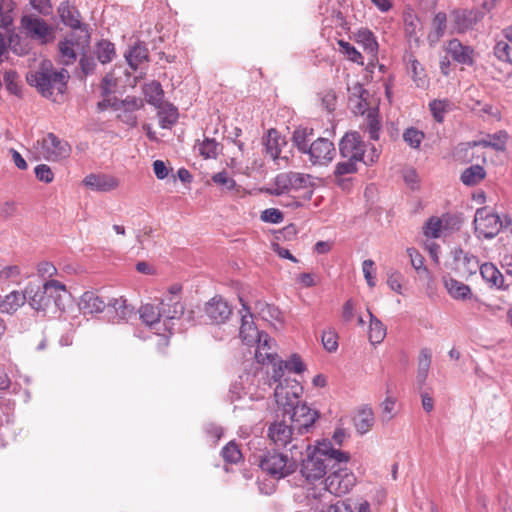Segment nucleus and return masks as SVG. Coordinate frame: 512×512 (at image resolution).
I'll return each mask as SVG.
<instances>
[{
  "label": "nucleus",
  "instance_id": "obj_1",
  "mask_svg": "<svg viewBox=\"0 0 512 512\" xmlns=\"http://www.w3.org/2000/svg\"><path fill=\"white\" fill-rule=\"evenodd\" d=\"M348 460L347 453L334 449L330 441L323 440L302 461L301 474L308 482L321 480L328 470L346 464Z\"/></svg>",
  "mask_w": 512,
  "mask_h": 512
},
{
  "label": "nucleus",
  "instance_id": "obj_2",
  "mask_svg": "<svg viewBox=\"0 0 512 512\" xmlns=\"http://www.w3.org/2000/svg\"><path fill=\"white\" fill-rule=\"evenodd\" d=\"M69 75L65 69L56 71L50 60L42 59L35 64L26 75L29 85L46 98L63 94Z\"/></svg>",
  "mask_w": 512,
  "mask_h": 512
},
{
  "label": "nucleus",
  "instance_id": "obj_3",
  "mask_svg": "<svg viewBox=\"0 0 512 512\" xmlns=\"http://www.w3.org/2000/svg\"><path fill=\"white\" fill-rule=\"evenodd\" d=\"M333 472L328 475L325 485L316 488H308L307 498L318 501L319 504L330 502L332 495H343L348 493L355 485L356 478L348 469L343 468L342 464L336 465Z\"/></svg>",
  "mask_w": 512,
  "mask_h": 512
},
{
  "label": "nucleus",
  "instance_id": "obj_4",
  "mask_svg": "<svg viewBox=\"0 0 512 512\" xmlns=\"http://www.w3.org/2000/svg\"><path fill=\"white\" fill-rule=\"evenodd\" d=\"M255 345V359L257 363L271 365V371H267L268 385L271 386V381L276 382L283 377L284 362L277 354L275 341L268 334L263 335L262 339Z\"/></svg>",
  "mask_w": 512,
  "mask_h": 512
},
{
  "label": "nucleus",
  "instance_id": "obj_5",
  "mask_svg": "<svg viewBox=\"0 0 512 512\" xmlns=\"http://www.w3.org/2000/svg\"><path fill=\"white\" fill-rule=\"evenodd\" d=\"M365 147L357 132L346 133L339 143L340 154L343 158H352L370 165L378 160L380 152L374 145L369 149H365Z\"/></svg>",
  "mask_w": 512,
  "mask_h": 512
},
{
  "label": "nucleus",
  "instance_id": "obj_6",
  "mask_svg": "<svg viewBox=\"0 0 512 512\" xmlns=\"http://www.w3.org/2000/svg\"><path fill=\"white\" fill-rule=\"evenodd\" d=\"M296 462L297 459H294V456L289 459L282 453L268 452L262 457L260 467L266 473L277 478H282L295 470Z\"/></svg>",
  "mask_w": 512,
  "mask_h": 512
},
{
  "label": "nucleus",
  "instance_id": "obj_7",
  "mask_svg": "<svg viewBox=\"0 0 512 512\" xmlns=\"http://www.w3.org/2000/svg\"><path fill=\"white\" fill-rule=\"evenodd\" d=\"M278 380V384L274 390L275 401L279 406L286 407L294 406L298 403V399L302 395L303 387L296 380L290 377ZM274 383L271 381V384ZM277 383V381L275 382Z\"/></svg>",
  "mask_w": 512,
  "mask_h": 512
},
{
  "label": "nucleus",
  "instance_id": "obj_8",
  "mask_svg": "<svg viewBox=\"0 0 512 512\" xmlns=\"http://www.w3.org/2000/svg\"><path fill=\"white\" fill-rule=\"evenodd\" d=\"M294 430L292 424H288L285 419L277 420L269 426L268 437L278 447H284L288 443L295 441L296 443L292 445L291 450L310 449V446L305 444L303 440L298 444L297 438L293 437Z\"/></svg>",
  "mask_w": 512,
  "mask_h": 512
},
{
  "label": "nucleus",
  "instance_id": "obj_9",
  "mask_svg": "<svg viewBox=\"0 0 512 512\" xmlns=\"http://www.w3.org/2000/svg\"><path fill=\"white\" fill-rule=\"evenodd\" d=\"M285 412L289 414V420L294 429L301 435L310 431L319 416L316 410L304 403H296L291 406V411L286 409Z\"/></svg>",
  "mask_w": 512,
  "mask_h": 512
},
{
  "label": "nucleus",
  "instance_id": "obj_10",
  "mask_svg": "<svg viewBox=\"0 0 512 512\" xmlns=\"http://www.w3.org/2000/svg\"><path fill=\"white\" fill-rule=\"evenodd\" d=\"M474 225L480 237L492 238L499 232L502 223L497 214L489 208L483 207L476 211Z\"/></svg>",
  "mask_w": 512,
  "mask_h": 512
},
{
  "label": "nucleus",
  "instance_id": "obj_11",
  "mask_svg": "<svg viewBox=\"0 0 512 512\" xmlns=\"http://www.w3.org/2000/svg\"><path fill=\"white\" fill-rule=\"evenodd\" d=\"M37 144L41 147L42 156L50 161L67 158L71 153V146L65 140L58 138L53 133L47 134Z\"/></svg>",
  "mask_w": 512,
  "mask_h": 512
},
{
  "label": "nucleus",
  "instance_id": "obj_12",
  "mask_svg": "<svg viewBox=\"0 0 512 512\" xmlns=\"http://www.w3.org/2000/svg\"><path fill=\"white\" fill-rule=\"evenodd\" d=\"M306 154H308L312 165L327 166L334 159L336 149L332 141L319 137L310 144Z\"/></svg>",
  "mask_w": 512,
  "mask_h": 512
},
{
  "label": "nucleus",
  "instance_id": "obj_13",
  "mask_svg": "<svg viewBox=\"0 0 512 512\" xmlns=\"http://www.w3.org/2000/svg\"><path fill=\"white\" fill-rule=\"evenodd\" d=\"M454 270L464 278L474 275L480 268L478 259L461 249L453 251Z\"/></svg>",
  "mask_w": 512,
  "mask_h": 512
},
{
  "label": "nucleus",
  "instance_id": "obj_14",
  "mask_svg": "<svg viewBox=\"0 0 512 512\" xmlns=\"http://www.w3.org/2000/svg\"><path fill=\"white\" fill-rule=\"evenodd\" d=\"M24 292L26 296V302L33 310L44 313L50 310L44 283L40 285L29 282L25 286Z\"/></svg>",
  "mask_w": 512,
  "mask_h": 512
},
{
  "label": "nucleus",
  "instance_id": "obj_15",
  "mask_svg": "<svg viewBox=\"0 0 512 512\" xmlns=\"http://www.w3.org/2000/svg\"><path fill=\"white\" fill-rule=\"evenodd\" d=\"M483 17L484 13L479 10H454L451 14L453 29L460 33L465 32L473 28Z\"/></svg>",
  "mask_w": 512,
  "mask_h": 512
},
{
  "label": "nucleus",
  "instance_id": "obj_16",
  "mask_svg": "<svg viewBox=\"0 0 512 512\" xmlns=\"http://www.w3.org/2000/svg\"><path fill=\"white\" fill-rule=\"evenodd\" d=\"M161 315L164 318V330L172 332L173 320L179 319L184 313V305L174 297H164L160 302Z\"/></svg>",
  "mask_w": 512,
  "mask_h": 512
},
{
  "label": "nucleus",
  "instance_id": "obj_17",
  "mask_svg": "<svg viewBox=\"0 0 512 512\" xmlns=\"http://www.w3.org/2000/svg\"><path fill=\"white\" fill-rule=\"evenodd\" d=\"M44 287L48 298L49 309L55 307L59 310H64V298L69 295L66 286L55 279H50L44 281Z\"/></svg>",
  "mask_w": 512,
  "mask_h": 512
},
{
  "label": "nucleus",
  "instance_id": "obj_18",
  "mask_svg": "<svg viewBox=\"0 0 512 512\" xmlns=\"http://www.w3.org/2000/svg\"><path fill=\"white\" fill-rule=\"evenodd\" d=\"M205 313L214 323L225 322L232 313L231 307L222 297H213L205 305Z\"/></svg>",
  "mask_w": 512,
  "mask_h": 512
},
{
  "label": "nucleus",
  "instance_id": "obj_19",
  "mask_svg": "<svg viewBox=\"0 0 512 512\" xmlns=\"http://www.w3.org/2000/svg\"><path fill=\"white\" fill-rule=\"evenodd\" d=\"M239 335L244 344L254 346L267 333L259 331L250 313L242 315Z\"/></svg>",
  "mask_w": 512,
  "mask_h": 512
},
{
  "label": "nucleus",
  "instance_id": "obj_20",
  "mask_svg": "<svg viewBox=\"0 0 512 512\" xmlns=\"http://www.w3.org/2000/svg\"><path fill=\"white\" fill-rule=\"evenodd\" d=\"M354 39L367 54L369 65H374L378 60V43L374 34L368 29H360L355 33Z\"/></svg>",
  "mask_w": 512,
  "mask_h": 512
},
{
  "label": "nucleus",
  "instance_id": "obj_21",
  "mask_svg": "<svg viewBox=\"0 0 512 512\" xmlns=\"http://www.w3.org/2000/svg\"><path fill=\"white\" fill-rule=\"evenodd\" d=\"M22 25L31 37L39 40L45 41L52 33L47 23L35 16H24L22 18Z\"/></svg>",
  "mask_w": 512,
  "mask_h": 512
},
{
  "label": "nucleus",
  "instance_id": "obj_22",
  "mask_svg": "<svg viewBox=\"0 0 512 512\" xmlns=\"http://www.w3.org/2000/svg\"><path fill=\"white\" fill-rule=\"evenodd\" d=\"M78 306L84 315H92L103 312L107 304L104 299L94 291H86L80 297Z\"/></svg>",
  "mask_w": 512,
  "mask_h": 512
},
{
  "label": "nucleus",
  "instance_id": "obj_23",
  "mask_svg": "<svg viewBox=\"0 0 512 512\" xmlns=\"http://www.w3.org/2000/svg\"><path fill=\"white\" fill-rule=\"evenodd\" d=\"M446 52L460 64L472 65L474 61V50L463 45L458 39L450 40L446 46Z\"/></svg>",
  "mask_w": 512,
  "mask_h": 512
},
{
  "label": "nucleus",
  "instance_id": "obj_24",
  "mask_svg": "<svg viewBox=\"0 0 512 512\" xmlns=\"http://www.w3.org/2000/svg\"><path fill=\"white\" fill-rule=\"evenodd\" d=\"M84 183L91 189L108 192L119 186V180L111 175L106 174H90L85 177Z\"/></svg>",
  "mask_w": 512,
  "mask_h": 512
},
{
  "label": "nucleus",
  "instance_id": "obj_25",
  "mask_svg": "<svg viewBox=\"0 0 512 512\" xmlns=\"http://www.w3.org/2000/svg\"><path fill=\"white\" fill-rule=\"evenodd\" d=\"M26 303L25 292L13 290L5 295L0 301V312L13 315Z\"/></svg>",
  "mask_w": 512,
  "mask_h": 512
},
{
  "label": "nucleus",
  "instance_id": "obj_26",
  "mask_svg": "<svg viewBox=\"0 0 512 512\" xmlns=\"http://www.w3.org/2000/svg\"><path fill=\"white\" fill-rule=\"evenodd\" d=\"M407 71L418 88L425 89L429 85V79L422 64L413 55L406 56Z\"/></svg>",
  "mask_w": 512,
  "mask_h": 512
},
{
  "label": "nucleus",
  "instance_id": "obj_27",
  "mask_svg": "<svg viewBox=\"0 0 512 512\" xmlns=\"http://www.w3.org/2000/svg\"><path fill=\"white\" fill-rule=\"evenodd\" d=\"M139 314L143 323L154 329L157 334H162L159 327L162 317L160 307L147 303L140 307Z\"/></svg>",
  "mask_w": 512,
  "mask_h": 512
},
{
  "label": "nucleus",
  "instance_id": "obj_28",
  "mask_svg": "<svg viewBox=\"0 0 512 512\" xmlns=\"http://www.w3.org/2000/svg\"><path fill=\"white\" fill-rule=\"evenodd\" d=\"M444 285L448 294L455 300L465 301L473 297L472 290L468 285L452 277L444 278Z\"/></svg>",
  "mask_w": 512,
  "mask_h": 512
},
{
  "label": "nucleus",
  "instance_id": "obj_29",
  "mask_svg": "<svg viewBox=\"0 0 512 512\" xmlns=\"http://www.w3.org/2000/svg\"><path fill=\"white\" fill-rule=\"evenodd\" d=\"M404 30L410 40L418 42L423 35V25L416 14L408 11L404 14Z\"/></svg>",
  "mask_w": 512,
  "mask_h": 512
},
{
  "label": "nucleus",
  "instance_id": "obj_30",
  "mask_svg": "<svg viewBox=\"0 0 512 512\" xmlns=\"http://www.w3.org/2000/svg\"><path fill=\"white\" fill-rule=\"evenodd\" d=\"M483 280L490 286L498 289L504 288V277L492 263L482 264L479 268Z\"/></svg>",
  "mask_w": 512,
  "mask_h": 512
},
{
  "label": "nucleus",
  "instance_id": "obj_31",
  "mask_svg": "<svg viewBox=\"0 0 512 512\" xmlns=\"http://www.w3.org/2000/svg\"><path fill=\"white\" fill-rule=\"evenodd\" d=\"M447 30V16L443 12H438L431 23V29L428 33L430 45H435L444 36Z\"/></svg>",
  "mask_w": 512,
  "mask_h": 512
},
{
  "label": "nucleus",
  "instance_id": "obj_32",
  "mask_svg": "<svg viewBox=\"0 0 512 512\" xmlns=\"http://www.w3.org/2000/svg\"><path fill=\"white\" fill-rule=\"evenodd\" d=\"M286 145L284 138H282L279 132L275 129L268 131L265 140L266 153L275 160L280 157L282 147Z\"/></svg>",
  "mask_w": 512,
  "mask_h": 512
},
{
  "label": "nucleus",
  "instance_id": "obj_33",
  "mask_svg": "<svg viewBox=\"0 0 512 512\" xmlns=\"http://www.w3.org/2000/svg\"><path fill=\"white\" fill-rule=\"evenodd\" d=\"M374 424V413L371 408H362L354 417V425L361 434L368 432Z\"/></svg>",
  "mask_w": 512,
  "mask_h": 512
},
{
  "label": "nucleus",
  "instance_id": "obj_34",
  "mask_svg": "<svg viewBox=\"0 0 512 512\" xmlns=\"http://www.w3.org/2000/svg\"><path fill=\"white\" fill-rule=\"evenodd\" d=\"M370 318L368 338L372 344L381 343L386 336V327L377 319L370 311H368Z\"/></svg>",
  "mask_w": 512,
  "mask_h": 512
},
{
  "label": "nucleus",
  "instance_id": "obj_35",
  "mask_svg": "<svg viewBox=\"0 0 512 512\" xmlns=\"http://www.w3.org/2000/svg\"><path fill=\"white\" fill-rule=\"evenodd\" d=\"M58 12H59L62 22L65 25H67L73 29L80 28L81 23L79 20V14L67 2L61 3V5L58 8Z\"/></svg>",
  "mask_w": 512,
  "mask_h": 512
},
{
  "label": "nucleus",
  "instance_id": "obj_36",
  "mask_svg": "<svg viewBox=\"0 0 512 512\" xmlns=\"http://www.w3.org/2000/svg\"><path fill=\"white\" fill-rule=\"evenodd\" d=\"M15 3L12 0L0 1V27L9 28L15 17Z\"/></svg>",
  "mask_w": 512,
  "mask_h": 512
},
{
  "label": "nucleus",
  "instance_id": "obj_37",
  "mask_svg": "<svg viewBox=\"0 0 512 512\" xmlns=\"http://www.w3.org/2000/svg\"><path fill=\"white\" fill-rule=\"evenodd\" d=\"M346 160L339 162L334 170V175L337 183L342 185V179L344 176L353 174L357 171V164L360 161L352 158H345Z\"/></svg>",
  "mask_w": 512,
  "mask_h": 512
},
{
  "label": "nucleus",
  "instance_id": "obj_38",
  "mask_svg": "<svg viewBox=\"0 0 512 512\" xmlns=\"http://www.w3.org/2000/svg\"><path fill=\"white\" fill-rule=\"evenodd\" d=\"M148 51L144 46L135 45L133 46L129 52L125 55V58L129 64V66L136 70L137 67L147 60Z\"/></svg>",
  "mask_w": 512,
  "mask_h": 512
},
{
  "label": "nucleus",
  "instance_id": "obj_39",
  "mask_svg": "<svg viewBox=\"0 0 512 512\" xmlns=\"http://www.w3.org/2000/svg\"><path fill=\"white\" fill-rule=\"evenodd\" d=\"M313 135V129L309 128H298L293 133V143L299 151L306 153L310 146L311 136Z\"/></svg>",
  "mask_w": 512,
  "mask_h": 512
},
{
  "label": "nucleus",
  "instance_id": "obj_40",
  "mask_svg": "<svg viewBox=\"0 0 512 512\" xmlns=\"http://www.w3.org/2000/svg\"><path fill=\"white\" fill-rule=\"evenodd\" d=\"M146 100L155 106H159L163 99V90L161 84L157 81H152L146 84L143 88Z\"/></svg>",
  "mask_w": 512,
  "mask_h": 512
},
{
  "label": "nucleus",
  "instance_id": "obj_41",
  "mask_svg": "<svg viewBox=\"0 0 512 512\" xmlns=\"http://www.w3.org/2000/svg\"><path fill=\"white\" fill-rule=\"evenodd\" d=\"M485 175L486 173L483 167L474 165L463 171L461 180L465 185L473 186L484 179Z\"/></svg>",
  "mask_w": 512,
  "mask_h": 512
},
{
  "label": "nucleus",
  "instance_id": "obj_42",
  "mask_svg": "<svg viewBox=\"0 0 512 512\" xmlns=\"http://www.w3.org/2000/svg\"><path fill=\"white\" fill-rule=\"evenodd\" d=\"M431 351L427 348L421 349L418 358V374L417 379L420 383H424L428 376L431 365Z\"/></svg>",
  "mask_w": 512,
  "mask_h": 512
},
{
  "label": "nucleus",
  "instance_id": "obj_43",
  "mask_svg": "<svg viewBox=\"0 0 512 512\" xmlns=\"http://www.w3.org/2000/svg\"><path fill=\"white\" fill-rule=\"evenodd\" d=\"M158 115L162 128H170L178 119L177 109L169 105L160 108Z\"/></svg>",
  "mask_w": 512,
  "mask_h": 512
},
{
  "label": "nucleus",
  "instance_id": "obj_44",
  "mask_svg": "<svg viewBox=\"0 0 512 512\" xmlns=\"http://www.w3.org/2000/svg\"><path fill=\"white\" fill-rule=\"evenodd\" d=\"M404 142L413 149H418L425 138V134L417 128L410 127L403 132Z\"/></svg>",
  "mask_w": 512,
  "mask_h": 512
},
{
  "label": "nucleus",
  "instance_id": "obj_45",
  "mask_svg": "<svg viewBox=\"0 0 512 512\" xmlns=\"http://www.w3.org/2000/svg\"><path fill=\"white\" fill-rule=\"evenodd\" d=\"M366 96H368V93L366 91H362L359 97H350L349 104L355 114L364 115L367 113L368 115L369 111H376L374 108L369 107L366 102Z\"/></svg>",
  "mask_w": 512,
  "mask_h": 512
},
{
  "label": "nucleus",
  "instance_id": "obj_46",
  "mask_svg": "<svg viewBox=\"0 0 512 512\" xmlns=\"http://www.w3.org/2000/svg\"><path fill=\"white\" fill-rule=\"evenodd\" d=\"M107 305L111 306L121 319H126L133 313V308L127 304L123 297L113 298Z\"/></svg>",
  "mask_w": 512,
  "mask_h": 512
},
{
  "label": "nucleus",
  "instance_id": "obj_47",
  "mask_svg": "<svg viewBox=\"0 0 512 512\" xmlns=\"http://www.w3.org/2000/svg\"><path fill=\"white\" fill-rule=\"evenodd\" d=\"M96 54H97V58L99 59V61L101 63H103V64L108 63L112 60V58L115 54L114 45L109 41L103 40L98 43L97 49H96Z\"/></svg>",
  "mask_w": 512,
  "mask_h": 512
},
{
  "label": "nucleus",
  "instance_id": "obj_48",
  "mask_svg": "<svg viewBox=\"0 0 512 512\" xmlns=\"http://www.w3.org/2000/svg\"><path fill=\"white\" fill-rule=\"evenodd\" d=\"M197 149L204 158H215L218 154L219 144L214 139H204L198 144Z\"/></svg>",
  "mask_w": 512,
  "mask_h": 512
},
{
  "label": "nucleus",
  "instance_id": "obj_49",
  "mask_svg": "<svg viewBox=\"0 0 512 512\" xmlns=\"http://www.w3.org/2000/svg\"><path fill=\"white\" fill-rule=\"evenodd\" d=\"M494 54L503 62H511L512 44L504 39L498 40L494 47Z\"/></svg>",
  "mask_w": 512,
  "mask_h": 512
},
{
  "label": "nucleus",
  "instance_id": "obj_50",
  "mask_svg": "<svg viewBox=\"0 0 512 512\" xmlns=\"http://www.w3.org/2000/svg\"><path fill=\"white\" fill-rule=\"evenodd\" d=\"M59 51L62 62L66 65L71 64L76 59V52L71 39H66L65 41L60 42Z\"/></svg>",
  "mask_w": 512,
  "mask_h": 512
},
{
  "label": "nucleus",
  "instance_id": "obj_51",
  "mask_svg": "<svg viewBox=\"0 0 512 512\" xmlns=\"http://www.w3.org/2000/svg\"><path fill=\"white\" fill-rule=\"evenodd\" d=\"M507 136L504 133H499L497 135L493 136L492 141H481V142H473L468 143L467 146L469 147H477V146H483V147H492L496 150H503L505 147Z\"/></svg>",
  "mask_w": 512,
  "mask_h": 512
},
{
  "label": "nucleus",
  "instance_id": "obj_52",
  "mask_svg": "<svg viewBox=\"0 0 512 512\" xmlns=\"http://www.w3.org/2000/svg\"><path fill=\"white\" fill-rule=\"evenodd\" d=\"M322 344L328 352H335L338 348V335L334 329L324 330L322 333Z\"/></svg>",
  "mask_w": 512,
  "mask_h": 512
},
{
  "label": "nucleus",
  "instance_id": "obj_53",
  "mask_svg": "<svg viewBox=\"0 0 512 512\" xmlns=\"http://www.w3.org/2000/svg\"><path fill=\"white\" fill-rule=\"evenodd\" d=\"M292 190L291 173H280L275 179V193L277 195L289 192Z\"/></svg>",
  "mask_w": 512,
  "mask_h": 512
},
{
  "label": "nucleus",
  "instance_id": "obj_54",
  "mask_svg": "<svg viewBox=\"0 0 512 512\" xmlns=\"http://www.w3.org/2000/svg\"><path fill=\"white\" fill-rule=\"evenodd\" d=\"M338 44L341 48V52L344 53L350 61L363 65V56L354 46L343 40H340Z\"/></svg>",
  "mask_w": 512,
  "mask_h": 512
},
{
  "label": "nucleus",
  "instance_id": "obj_55",
  "mask_svg": "<svg viewBox=\"0 0 512 512\" xmlns=\"http://www.w3.org/2000/svg\"><path fill=\"white\" fill-rule=\"evenodd\" d=\"M443 222L444 220L442 219L431 218L425 226V235L427 237L439 238L442 235V230L444 228Z\"/></svg>",
  "mask_w": 512,
  "mask_h": 512
},
{
  "label": "nucleus",
  "instance_id": "obj_56",
  "mask_svg": "<svg viewBox=\"0 0 512 512\" xmlns=\"http://www.w3.org/2000/svg\"><path fill=\"white\" fill-rule=\"evenodd\" d=\"M366 125L370 139L377 141L379 139L381 125L377 118L376 111H369Z\"/></svg>",
  "mask_w": 512,
  "mask_h": 512
},
{
  "label": "nucleus",
  "instance_id": "obj_57",
  "mask_svg": "<svg viewBox=\"0 0 512 512\" xmlns=\"http://www.w3.org/2000/svg\"><path fill=\"white\" fill-rule=\"evenodd\" d=\"M430 110L437 122H442L444 114L449 110V102L446 100H434L430 103Z\"/></svg>",
  "mask_w": 512,
  "mask_h": 512
},
{
  "label": "nucleus",
  "instance_id": "obj_58",
  "mask_svg": "<svg viewBox=\"0 0 512 512\" xmlns=\"http://www.w3.org/2000/svg\"><path fill=\"white\" fill-rule=\"evenodd\" d=\"M212 181L215 184L222 186L227 191H231L236 188L235 180L229 177L228 173L225 171L214 174L212 176Z\"/></svg>",
  "mask_w": 512,
  "mask_h": 512
},
{
  "label": "nucleus",
  "instance_id": "obj_59",
  "mask_svg": "<svg viewBox=\"0 0 512 512\" xmlns=\"http://www.w3.org/2000/svg\"><path fill=\"white\" fill-rule=\"evenodd\" d=\"M39 277L46 280L52 279L53 276L57 275V268L55 265L48 261H42L37 264L36 267Z\"/></svg>",
  "mask_w": 512,
  "mask_h": 512
},
{
  "label": "nucleus",
  "instance_id": "obj_60",
  "mask_svg": "<svg viewBox=\"0 0 512 512\" xmlns=\"http://www.w3.org/2000/svg\"><path fill=\"white\" fill-rule=\"evenodd\" d=\"M222 455L225 461L229 463H237L242 458L238 446L234 443L227 444L222 450Z\"/></svg>",
  "mask_w": 512,
  "mask_h": 512
},
{
  "label": "nucleus",
  "instance_id": "obj_61",
  "mask_svg": "<svg viewBox=\"0 0 512 512\" xmlns=\"http://www.w3.org/2000/svg\"><path fill=\"white\" fill-rule=\"evenodd\" d=\"M362 271L364 274V278L370 288L375 287V269H374V261L371 259L364 260L362 263Z\"/></svg>",
  "mask_w": 512,
  "mask_h": 512
},
{
  "label": "nucleus",
  "instance_id": "obj_62",
  "mask_svg": "<svg viewBox=\"0 0 512 512\" xmlns=\"http://www.w3.org/2000/svg\"><path fill=\"white\" fill-rule=\"evenodd\" d=\"M35 175L38 180L50 183L54 179V174L51 170V168L46 164H40L35 167Z\"/></svg>",
  "mask_w": 512,
  "mask_h": 512
},
{
  "label": "nucleus",
  "instance_id": "obj_63",
  "mask_svg": "<svg viewBox=\"0 0 512 512\" xmlns=\"http://www.w3.org/2000/svg\"><path fill=\"white\" fill-rule=\"evenodd\" d=\"M341 316L344 322L350 323L356 316V303L354 300H347L343 307Z\"/></svg>",
  "mask_w": 512,
  "mask_h": 512
},
{
  "label": "nucleus",
  "instance_id": "obj_64",
  "mask_svg": "<svg viewBox=\"0 0 512 512\" xmlns=\"http://www.w3.org/2000/svg\"><path fill=\"white\" fill-rule=\"evenodd\" d=\"M283 371L286 369L290 372L302 373L305 369L300 357L293 355L289 360L283 361Z\"/></svg>",
  "mask_w": 512,
  "mask_h": 512
}]
</instances>
